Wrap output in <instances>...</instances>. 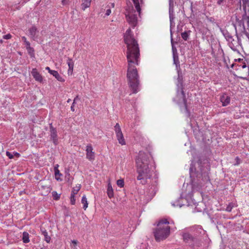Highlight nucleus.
<instances>
[{
	"mask_svg": "<svg viewBox=\"0 0 249 249\" xmlns=\"http://www.w3.org/2000/svg\"><path fill=\"white\" fill-rule=\"evenodd\" d=\"M124 41L127 45L126 58L128 63L126 77L129 87L133 93L140 90V81L136 65L140 63V50L137 41L134 38L130 28L124 35Z\"/></svg>",
	"mask_w": 249,
	"mask_h": 249,
	"instance_id": "1",
	"label": "nucleus"
},
{
	"mask_svg": "<svg viewBox=\"0 0 249 249\" xmlns=\"http://www.w3.org/2000/svg\"><path fill=\"white\" fill-rule=\"evenodd\" d=\"M137 172L138 174L137 179L141 180L142 184L150 178V170L149 168V154L143 151H140L136 159Z\"/></svg>",
	"mask_w": 249,
	"mask_h": 249,
	"instance_id": "2",
	"label": "nucleus"
},
{
	"mask_svg": "<svg viewBox=\"0 0 249 249\" xmlns=\"http://www.w3.org/2000/svg\"><path fill=\"white\" fill-rule=\"evenodd\" d=\"M199 230L202 231V229L198 226L182 231L181 235L183 241L192 247H199L201 245V239L198 235Z\"/></svg>",
	"mask_w": 249,
	"mask_h": 249,
	"instance_id": "3",
	"label": "nucleus"
},
{
	"mask_svg": "<svg viewBox=\"0 0 249 249\" xmlns=\"http://www.w3.org/2000/svg\"><path fill=\"white\" fill-rule=\"evenodd\" d=\"M170 222L166 218L160 219L157 224V227L153 231L156 241L160 242L166 239L170 234Z\"/></svg>",
	"mask_w": 249,
	"mask_h": 249,
	"instance_id": "4",
	"label": "nucleus"
},
{
	"mask_svg": "<svg viewBox=\"0 0 249 249\" xmlns=\"http://www.w3.org/2000/svg\"><path fill=\"white\" fill-rule=\"evenodd\" d=\"M233 29L235 31L236 39H234L233 38L232 34L230 33L228 30L220 29V31L226 40L228 42L229 47L233 51H235L237 50L238 47L241 46V39L237 33L236 27L235 24L233 25Z\"/></svg>",
	"mask_w": 249,
	"mask_h": 249,
	"instance_id": "5",
	"label": "nucleus"
},
{
	"mask_svg": "<svg viewBox=\"0 0 249 249\" xmlns=\"http://www.w3.org/2000/svg\"><path fill=\"white\" fill-rule=\"evenodd\" d=\"M178 78L177 83V86L178 87L177 90V96L179 100L178 103L182 102L183 104V108H181L182 111L183 110L184 112L187 113L188 115H189L190 112L187 108V100L186 99L185 94L183 91V77L180 74V71L178 72Z\"/></svg>",
	"mask_w": 249,
	"mask_h": 249,
	"instance_id": "6",
	"label": "nucleus"
},
{
	"mask_svg": "<svg viewBox=\"0 0 249 249\" xmlns=\"http://www.w3.org/2000/svg\"><path fill=\"white\" fill-rule=\"evenodd\" d=\"M125 17L127 22L133 27L134 28L137 24V17L135 14L136 11L134 10L133 7L127 6L126 8Z\"/></svg>",
	"mask_w": 249,
	"mask_h": 249,
	"instance_id": "7",
	"label": "nucleus"
},
{
	"mask_svg": "<svg viewBox=\"0 0 249 249\" xmlns=\"http://www.w3.org/2000/svg\"><path fill=\"white\" fill-rule=\"evenodd\" d=\"M170 34H171V44L172 45V51H173L174 64L176 65V70H177V71L179 72L180 71V67L179 58H178V53H177V50L174 47V46L173 45V34H172V32L171 30L170 32Z\"/></svg>",
	"mask_w": 249,
	"mask_h": 249,
	"instance_id": "8",
	"label": "nucleus"
},
{
	"mask_svg": "<svg viewBox=\"0 0 249 249\" xmlns=\"http://www.w3.org/2000/svg\"><path fill=\"white\" fill-rule=\"evenodd\" d=\"M28 32V36L33 40L36 41L39 38V30L35 25L29 28Z\"/></svg>",
	"mask_w": 249,
	"mask_h": 249,
	"instance_id": "9",
	"label": "nucleus"
},
{
	"mask_svg": "<svg viewBox=\"0 0 249 249\" xmlns=\"http://www.w3.org/2000/svg\"><path fill=\"white\" fill-rule=\"evenodd\" d=\"M50 136L53 143L55 145H57L58 143L57 132L56 129L53 127L52 124H50Z\"/></svg>",
	"mask_w": 249,
	"mask_h": 249,
	"instance_id": "10",
	"label": "nucleus"
},
{
	"mask_svg": "<svg viewBox=\"0 0 249 249\" xmlns=\"http://www.w3.org/2000/svg\"><path fill=\"white\" fill-rule=\"evenodd\" d=\"M93 148L90 144H88L86 146V158L90 161L95 160V153L93 151Z\"/></svg>",
	"mask_w": 249,
	"mask_h": 249,
	"instance_id": "11",
	"label": "nucleus"
},
{
	"mask_svg": "<svg viewBox=\"0 0 249 249\" xmlns=\"http://www.w3.org/2000/svg\"><path fill=\"white\" fill-rule=\"evenodd\" d=\"M199 174L196 172V169L194 170V165L191 164L190 167V176L192 181L193 189L195 188V177L198 178Z\"/></svg>",
	"mask_w": 249,
	"mask_h": 249,
	"instance_id": "12",
	"label": "nucleus"
},
{
	"mask_svg": "<svg viewBox=\"0 0 249 249\" xmlns=\"http://www.w3.org/2000/svg\"><path fill=\"white\" fill-rule=\"evenodd\" d=\"M32 75L35 79L39 82H41L43 81V78L40 74L37 71L36 69L35 68L32 70L31 72Z\"/></svg>",
	"mask_w": 249,
	"mask_h": 249,
	"instance_id": "13",
	"label": "nucleus"
},
{
	"mask_svg": "<svg viewBox=\"0 0 249 249\" xmlns=\"http://www.w3.org/2000/svg\"><path fill=\"white\" fill-rule=\"evenodd\" d=\"M136 11L139 13V15L141 12V6L143 4L142 0H132Z\"/></svg>",
	"mask_w": 249,
	"mask_h": 249,
	"instance_id": "14",
	"label": "nucleus"
},
{
	"mask_svg": "<svg viewBox=\"0 0 249 249\" xmlns=\"http://www.w3.org/2000/svg\"><path fill=\"white\" fill-rule=\"evenodd\" d=\"M220 101L222 103V106L225 107L230 104L231 98L229 96L225 94L221 96Z\"/></svg>",
	"mask_w": 249,
	"mask_h": 249,
	"instance_id": "15",
	"label": "nucleus"
},
{
	"mask_svg": "<svg viewBox=\"0 0 249 249\" xmlns=\"http://www.w3.org/2000/svg\"><path fill=\"white\" fill-rule=\"evenodd\" d=\"M67 63L69 66L68 73L69 74H72L74 67V63L71 58H68Z\"/></svg>",
	"mask_w": 249,
	"mask_h": 249,
	"instance_id": "16",
	"label": "nucleus"
},
{
	"mask_svg": "<svg viewBox=\"0 0 249 249\" xmlns=\"http://www.w3.org/2000/svg\"><path fill=\"white\" fill-rule=\"evenodd\" d=\"M91 0H82L81 3V8L84 11L85 9L89 7L91 4Z\"/></svg>",
	"mask_w": 249,
	"mask_h": 249,
	"instance_id": "17",
	"label": "nucleus"
},
{
	"mask_svg": "<svg viewBox=\"0 0 249 249\" xmlns=\"http://www.w3.org/2000/svg\"><path fill=\"white\" fill-rule=\"evenodd\" d=\"M52 72V75H53L55 78L60 82H64V79L58 73V72L56 71H51Z\"/></svg>",
	"mask_w": 249,
	"mask_h": 249,
	"instance_id": "18",
	"label": "nucleus"
},
{
	"mask_svg": "<svg viewBox=\"0 0 249 249\" xmlns=\"http://www.w3.org/2000/svg\"><path fill=\"white\" fill-rule=\"evenodd\" d=\"M116 137L120 144L121 145L125 144V141L124 140L123 133H119V134L116 135Z\"/></svg>",
	"mask_w": 249,
	"mask_h": 249,
	"instance_id": "19",
	"label": "nucleus"
},
{
	"mask_svg": "<svg viewBox=\"0 0 249 249\" xmlns=\"http://www.w3.org/2000/svg\"><path fill=\"white\" fill-rule=\"evenodd\" d=\"M107 194L109 198H112L114 196L113 190L110 183L107 185Z\"/></svg>",
	"mask_w": 249,
	"mask_h": 249,
	"instance_id": "20",
	"label": "nucleus"
},
{
	"mask_svg": "<svg viewBox=\"0 0 249 249\" xmlns=\"http://www.w3.org/2000/svg\"><path fill=\"white\" fill-rule=\"evenodd\" d=\"M22 241L24 243H28L30 242L29 234L27 232L24 231L22 234Z\"/></svg>",
	"mask_w": 249,
	"mask_h": 249,
	"instance_id": "21",
	"label": "nucleus"
},
{
	"mask_svg": "<svg viewBox=\"0 0 249 249\" xmlns=\"http://www.w3.org/2000/svg\"><path fill=\"white\" fill-rule=\"evenodd\" d=\"M42 233L44 236L45 241L49 243L50 242L51 237L48 235V232L46 230H41Z\"/></svg>",
	"mask_w": 249,
	"mask_h": 249,
	"instance_id": "22",
	"label": "nucleus"
},
{
	"mask_svg": "<svg viewBox=\"0 0 249 249\" xmlns=\"http://www.w3.org/2000/svg\"><path fill=\"white\" fill-rule=\"evenodd\" d=\"M81 202L83 204V209L86 210L88 207V203L87 197L85 195H84L81 199Z\"/></svg>",
	"mask_w": 249,
	"mask_h": 249,
	"instance_id": "23",
	"label": "nucleus"
},
{
	"mask_svg": "<svg viewBox=\"0 0 249 249\" xmlns=\"http://www.w3.org/2000/svg\"><path fill=\"white\" fill-rule=\"evenodd\" d=\"M81 187V186L80 184H78L77 185H76L75 187H74L72 189L71 194H72L74 195H75L76 194H77V193L80 190Z\"/></svg>",
	"mask_w": 249,
	"mask_h": 249,
	"instance_id": "24",
	"label": "nucleus"
},
{
	"mask_svg": "<svg viewBox=\"0 0 249 249\" xmlns=\"http://www.w3.org/2000/svg\"><path fill=\"white\" fill-rule=\"evenodd\" d=\"M28 53L31 57L35 56V50L34 49L31 47L26 48Z\"/></svg>",
	"mask_w": 249,
	"mask_h": 249,
	"instance_id": "25",
	"label": "nucleus"
},
{
	"mask_svg": "<svg viewBox=\"0 0 249 249\" xmlns=\"http://www.w3.org/2000/svg\"><path fill=\"white\" fill-rule=\"evenodd\" d=\"M169 18H170V25L171 26L172 25L173 20L175 18L174 15L173 14L174 13V8L173 9L172 11H169Z\"/></svg>",
	"mask_w": 249,
	"mask_h": 249,
	"instance_id": "26",
	"label": "nucleus"
},
{
	"mask_svg": "<svg viewBox=\"0 0 249 249\" xmlns=\"http://www.w3.org/2000/svg\"><path fill=\"white\" fill-rule=\"evenodd\" d=\"M115 131L116 134H119V133H122L121 127L119 124L117 123L115 126Z\"/></svg>",
	"mask_w": 249,
	"mask_h": 249,
	"instance_id": "27",
	"label": "nucleus"
},
{
	"mask_svg": "<svg viewBox=\"0 0 249 249\" xmlns=\"http://www.w3.org/2000/svg\"><path fill=\"white\" fill-rule=\"evenodd\" d=\"M65 180L69 182L71 184H72V181L73 180V178L71 177L70 174L69 173H68L67 175L65 176Z\"/></svg>",
	"mask_w": 249,
	"mask_h": 249,
	"instance_id": "28",
	"label": "nucleus"
},
{
	"mask_svg": "<svg viewBox=\"0 0 249 249\" xmlns=\"http://www.w3.org/2000/svg\"><path fill=\"white\" fill-rule=\"evenodd\" d=\"M52 195L54 200H57L60 198V194H58L56 191H53L52 192Z\"/></svg>",
	"mask_w": 249,
	"mask_h": 249,
	"instance_id": "29",
	"label": "nucleus"
},
{
	"mask_svg": "<svg viewBox=\"0 0 249 249\" xmlns=\"http://www.w3.org/2000/svg\"><path fill=\"white\" fill-rule=\"evenodd\" d=\"M181 36L184 40H187L189 38V34L187 32H184L181 34Z\"/></svg>",
	"mask_w": 249,
	"mask_h": 249,
	"instance_id": "30",
	"label": "nucleus"
},
{
	"mask_svg": "<svg viewBox=\"0 0 249 249\" xmlns=\"http://www.w3.org/2000/svg\"><path fill=\"white\" fill-rule=\"evenodd\" d=\"M124 184V180L123 179H120L117 181V185L121 188L123 187Z\"/></svg>",
	"mask_w": 249,
	"mask_h": 249,
	"instance_id": "31",
	"label": "nucleus"
},
{
	"mask_svg": "<svg viewBox=\"0 0 249 249\" xmlns=\"http://www.w3.org/2000/svg\"><path fill=\"white\" fill-rule=\"evenodd\" d=\"M54 174H55V179L57 180H60L57 176H62V174L60 173L59 170L58 169H55V170L54 171Z\"/></svg>",
	"mask_w": 249,
	"mask_h": 249,
	"instance_id": "32",
	"label": "nucleus"
},
{
	"mask_svg": "<svg viewBox=\"0 0 249 249\" xmlns=\"http://www.w3.org/2000/svg\"><path fill=\"white\" fill-rule=\"evenodd\" d=\"M169 10L172 11L174 8V0H169Z\"/></svg>",
	"mask_w": 249,
	"mask_h": 249,
	"instance_id": "33",
	"label": "nucleus"
},
{
	"mask_svg": "<svg viewBox=\"0 0 249 249\" xmlns=\"http://www.w3.org/2000/svg\"><path fill=\"white\" fill-rule=\"evenodd\" d=\"M75 195L71 194V203L72 205H74L75 203V199L74 198Z\"/></svg>",
	"mask_w": 249,
	"mask_h": 249,
	"instance_id": "34",
	"label": "nucleus"
},
{
	"mask_svg": "<svg viewBox=\"0 0 249 249\" xmlns=\"http://www.w3.org/2000/svg\"><path fill=\"white\" fill-rule=\"evenodd\" d=\"M6 155L10 159H12L14 158L13 154L9 151H6Z\"/></svg>",
	"mask_w": 249,
	"mask_h": 249,
	"instance_id": "35",
	"label": "nucleus"
},
{
	"mask_svg": "<svg viewBox=\"0 0 249 249\" xmlns=\"http://www.w3.org/2000/svg\"><path fill=\"white\" fill-rule=\"evenodd\" d=\"M235 160L236 161V163L234 164V165H238L240 163L241 160L238 157H236L235 159Z\"/></svg>",
	"mask_w": 249,
	"mask_h": 249,
	"instance_id": "36",
	"label": "nucleus"
},
{
	"mask_svg": "<svg viewBox=\"0 0 249 249\" xmlns=\"http://www.w3.org/2000/svg\"><path fill=\"white\" fill-rule=\"evenodd\" d=\"M12 36L10 34H8L7 35H4L3 36V38L5 39H9L11 38Z\"/></svg>",
	"mask_w": 249,
	"mask_h": 249,
	"instance_id": "37",
	"label": "nucleus"
},
{
	"mask_svg": "<svg viewBox=\"0 0 249 249\" xmlns=\"http://www.w3.org/2000/svg\"><path fill=\"white\" fill-rule=\"evenodd\" d=\"M238 66L239 67H241V68H242L243 69H244V68L247 67V65H246L245 63H242V64H241L240 65H238Z\"/></svg>",
	"mask_w": 249,
	"mask_h": 249,
	"instance_id": "38",
	"label": "nucleus"
},
{
	"mask_svg": "<svg viewBox=\"0 0 249 249\" xmlns=\"http://www.w3.org/2000/svg\"><path fill=\"white\" fill-rule=\"evenodd\" d=\"M111 12V10L110 9H108L106 11L105 15L107 16H108L110 14Z\"/></svg>",
	"mask_w": 249,
	"mask_h": 249,
	"instance_id": "39",
	"label": "nucleus"
},
{
	"mask_svg": "<svg viewBox=\"0 0 249 249\" xmlns=\"http://www.w3.org/2000/svg\"><path fill=\"white\" fill-rule=\"evenodd\" d=\"M25 45H26V48H29V47H31V46H30V43L28 41H27V42H26L25 43Z\"/></svg>",
	"mask_w": 249,
	"mask_h": 249,
	"instance_id": "40",
	"label": "nucleus"
},
{
	"mask_svg": "<svg viewBox=\"0 0 249 249\" xmlns=\"http://www.w3.org/2000/svg\"><path fill=\"white\" fill-rule=\"evenodd\" d=\"M45 69L48 71V72L52 74V72L51 71H53L54 70H52L49 67H46Z\"/></svg>",
	"mask_w": 249,
	"mask_h": 249,
	"instance_id": "41",
	"label": "nucleus"
},
{
	"mask_svg": "<svg viewBox=\"0 0 249 249\" xmlns=\"http://www.w3.org/2000/svg\"><path fill=\"white\" fill-rule=\"evenodd\" d=\"M68 0H62V3L63 5H65L68 3Z\"/></svg>",
	"mask_w": 249,
	"mask_h": 249,
	"instance_id": "42",
	"label": "nucleus"
},
{
	"mask_svg": "<svg viewBox=\"0 0 249 249\" xmlns=\"http://www.w3.org/2000/svg\"><path fill=\"white\" fill-rule=\"evenodd\" d=\"M223 1H224V0H218L217 2V3L218 5H220L223 3Z\"/></svg>",
	"mask_w": 249,
	"mask_h": 249,
	"instance_id": "43",
	"label": "nucleus"
},
{
	"mask_svg": "<svg viewBox=\"0 0 249 249\" xmlns=\"http://www.w3.org/2000/svg\"><path fill=\"white\" fill-rule=\"evenodd\" d=\"M13 154H14L13 155L16 156L17 157H19L20 156V154L16 152H14L13 153Z\"/></svg>",
	"mask_w": 249,
	"mask_h": 249,
	"instance_id": "44",
	"label": "nucleus"
},
{
	"mask_svg": "<svg viewBox=\"0 0 249 249\" xmlns=\"http://www.w3.org/2000/svg\"><path fill=\"white\" fill-rule=\"evenodd\" d=\"M22 40L24 42V43L28 41L27 40V38H26V37L25 36H22Z\"/></svg>",
	"mask_w": 249,
	"mask_h": 249,
	"instance_id": "45",
	"label": "nucleus"
},
{
	"mask_svg": "<svg viewBox=\"0 0 249 249\" xmlns=\"http://www.w3.org/2000/svg\"><path fill=\"white\" fill-rule=\"evenodd\" d=\"M80 100V98H79V96L78 95H77L74 99V102H76L78 100Z\"/></svg>",
	"mask_w": 249,
	"mask_h": 249,
	"instance_id": "46",
	"label": "nucleus"
},
{
	"mask_svg": "<svg viewBox=\"0 0 249 249\" xmlns=\"http://www.w3.org/2000/svg\"><path fill=\"white\" fill-rule=\"evenodd\" d=\"M71 242L74 245H76L77 244V241L75 240H72Z\"/></svg>",
	"mask_w": 249,
	"mask_h": 249,
	"instance_id": "47",
	"label": "nucleus"
},
{
	"mask_svg": "<svg viewBox=\"0 0 249 249\" xmlns=\"http://www.w3.org/2000/svg\"><path fill=\"white\" fill-rule=\"evenodd\" d=\"M74 105H72L71 107V109L72 111H75V109H74Z\"/></svg>",
	"mask_w": 249,
	"mask_h": 249,
	"instance_id": "48",
	"label": "nucleus"
},
{
	"mask_svg": "<svg viewBox=\"0 0 249 249\" xmlns=\"http://www.w3.org/2000/svg\"><path fill=\"white\" fill-rule=\"evenodd\" d=\"M59 165L58 164H56L54 167V171L55 170V169H58V167Z\"/></svg>",
	"mask_w": 249,
	"mask_h": 249,
	"instance_id": "49",
	"label": "nucleus"
},
{
	"mask_svg": "<svg viewBox=\"0 0 249 249\" xmlns=\"http://www.w3.org/2000/svg\"><path fill=\"white\" fill-rule=\"evenodd\" d=\"M173 205L176 206V204H173ZM182 205H183L182 204H178V203L176 204V206H179V207H181Z\"/></svg>",
	"mask_w": 249,
	"mask_h": 249,
	"instance_id": "50",
	"label": "nucleus"
},
{
	"mask_svg": "<svg viewBox=\"0 0 249 249\" xmlns=\"http://www.w3.org/2000/svg\"><path fill=\"white\" fill-rule=\"evenodd\" d=\"M111 6H112V7H114V3H111Z\"/></svg>",
	"mask_w": 249,
	"mask_h": 249,
	"instance_id": "51",
	"label": "nucleus"
},
{
	"mask_svg": "<svg viewBox=\"0 0 249 249\" xmlns=\"http://www.w3.org/2000/svg\"><path fill=\"white\" fill-rule=\"evenodd\" d=\"M71 100L70 99H69L67 100V102H68V103H69V102H71Z\"/></svg>",
	"mask_w": 249,
	"mask_h": 249,
	"instance_id": "52",
	"label": "nucleus"
},
{
	"mask_svg": "<svg viewBox=\"0 0 249 249\" xmlns=\"http://www.w3.org/2000/svg\"><path fill=\"white\" fill-rule=\"evenodd\" d=\"M239 2L240 3V10H241V1H239Z\"/></svg>",
	"mask_w": 249,
	"mask_h": 249,
	"instance_id": "53",
	"label": "nucleus"
},
{
	"mask_svg": "<svg viewBox=\"0 0 249 249\" xmlns=\"http://www.w3.org/2000/svg\"><path fill=\"white\" fill-rule=\"evenodd\" d=\"M76 102H74V101H73V103H72V105H73L74 106V104L76 103Z\"/></svg>",
	"mask_w": 249,
	"mask_h": 249,
	"instance_id": "54",
	"label": "nucleus"
},
{
	"mask_svg": "<svg viewBox=\"0 0 249 249\" xmlns=\"http://www.w3.org/2000/svg\"><path fill=\"white\" fill-rule=\"evenodd\" d=\"M238 60L239 61H240L241 60V59L239 58V59H238Z\"/></svg>",
	"mask_w": 249,
	"mask_h": 249,
	"instance_id": "55",
	"label": "nucleus"
},
{
	"mask_svg": "<svg viewBox=\"0 0 249 249\" xmlns=\"http://www.w3.org/2000/svg\"><path fill=\"white\" fill-rule=\"evenodd\" d=\"M236 19H237V20H239V18H237V17H236Z\"/></svg>",
	"mask_w": 249,
	"mask_h": 249,
	"instance_id": "56",
	"label": "nucleus"
},
{
	"mask_svg": "<svg viewBox=\"0 0 249 249\" xmlns=\"http://www.w3.org/2000/svg\"><path fill=\"white\" fill-rule=\"evenodd\" d=\"M234 66V64H232L231 67H232Z\"/></svg>",
	"mask_w": 249,
	"mask_h": 249,
	"instance_id": "57",
	"label": "nucleus"
}]
</instances>
